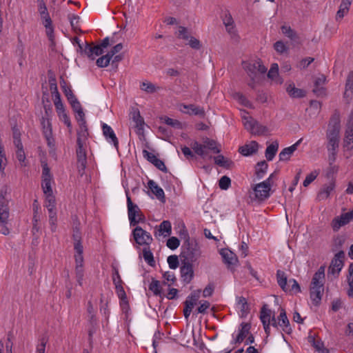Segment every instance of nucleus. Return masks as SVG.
Instances as JSON below:
<instances>
[{"instance_id": "obj_1", "label": "nucleus", "mask_w": 353, "mask_h": 353, "mask_svg": "<svg viewBox=\"0 0 353 353\" xmlns=\"http://www.w3.org/2000/svg\"><path fill=\"white\" fill-rule=\"evenodd\" d=\"M340 120L338 117H332L328 124V129L326 132L327 144L326 148L328 152V160L330 164H332L336 158L340 141Z\"/></svg>"}, {"instance_id": "obj_2", "label": "nucleus", "mask_w": 353, "mask_h": 353, "mask_svg": "<svg viewBox=\"0 0 353 353\" xmlns=\"http://www.w3.org/2000/svg\"><path fill=\"white\" fill-rule=\"evenodd\" d=\"M74 240V249L75 251V274L76 279L80 286L83 285L84 278V269H83V247L81 243V234L79 229L77 228L74 230L73 232Z\"/></svg>"}, {"instance_id": "obj_3", "label": "nucleus", "mask_w": 353, "mask_h": 353, "mask_svg": "<svg viewBox=\"0 0 353 353\" xmlns=\"http://www.w3.org/2000/svg\"><path fill=\"white\" fill-rule=\"evenodd\" d=\"M325 267L321 266L313 276L310 284V299L314 305H317L322 299L324 291Z\"/></svg>"}, {"instance_id": "obj_4", "label": "nucleus", "mask_w": 353, "mask_h": 353, "mask_svg": "<svg viewBox=\"0 0 353 353\" xmlns=\"http://www.w3.org/2000/svg\"><path fill=\"white\" fill-rule=\"evenodd\" d=\"M192 148L194 152L203 159H212V156L208 154V150H210L214 154H219L221 152L218 143L215 141L209 139H207L203 144L194 141L192 145Z\"/></svg>"}, {"instance_id": "obj_5", "label": "nucleus", "mask_w": 353, "mask_h": 353, "mask_svg": "<svg viewBox=\"0 0 353 353\" xmlns=\"http://www.w3.org/2000/svg\"><path fill=\"white\" fill-rule=\"evenodd\" d=\"M125 193L127 197L128 215L130 225L134 226L139 223L144 222L145 219V216L142 214L139 206L132 203L127 191Z\"/></svg>"}, {"instance_id": "obj_6", "label": "nucleus", "mask_w": 353, "mask_h": 353, "mask_svg": "<svg viewBox=\"0 0 353 353\" xmlns=\"http://www.w3.org/2000/svg\"><path fill=\"white\" fill-rule=\"evenodd\" d=\"M87 137L77 136V168L78 172L81 176H83L84 174L87 165V157L85 150L84 148V143Z\"/></svg>"}, {"instance_id": "obj_7", "label": "nucleus", "mask_w": 353, "mask_h": 353, "mask_svg": "<svg viewBox=\"0 0 353 353\" xmlns=\"http://www.w3.org/2000/svg\"><path fill=\"white\" fill-rule=\"evenodd\" d=\"M274 174H271L270 176L261 183L256 184L254 188L255 197L260 201H264L270 196V191L271 190V179Z\"/></svg>"}, {"instance_id": "obj_8", "label": "nucleus", "mask_w": 353, "mask_h": 353, "mask_svg": "<svg viewBox=\"0 0 353 353\" xmlns=\"http://www.w3.org/2000/svg\"><path fill=\"white\" fill-rule=\"evenodd\" d=\"M345 253L341 250L334 256L328 268L327 274L337 277L344 265Z\"/></svg>"}, {"instance_id": "obj_9", "label": "nucleus", "mask_w": 353, "mask_h": 353, "mask_svg": "<svg viewBox=\"0 0 353 353\" xmlns=\"http://www.w3.org/2000/svg\"><path fill=\"white\" fill-rule=\"evenodd\" d=\"M10 189L5 186L0 190V219L4 221L8 216V212H10L9 202H10Z\"/></svg>"}, {"instance_id": "obj_10", "label": "nucleus", "mask_w": 353, "mask_h": 353, "mask_svg": "<svg viewBox=\"0 0 353 353\" xmlns=\"http://www.w3.org/2000/svg\"><path fill=\"white\" fill-rule=\"evenodd\" d=\"M245 128L253 134H263L266 132V128L260 125L256 120L248 116L243 117Z\"/></svg>"}, {"instance_id": "obj_11", "label": "nucleus", "mask_w": 353, "mask_h": 353, "mask_svg": "<svg viewBox=\"0 0 353 353\" xmlns=\"http://www.w3.org/2000/svg\"><path fill=\"white\" fill-rule=\"evenodd\" d=\"M134 241L139 245H149L152 242L151 234L141 227L137 226L132 231Z\"/></svg>"}, {"instance_id": "obj_12", "label": "nucleus", "mask_w": 353, "mask_h": 353, "mask_svg": "<svg viewBox=\"0 0 353 353\" xmlns=\"http://www.w3.org/2000/svg\"><path fill=\"white\" fill-rule=\"evenodd\" d=\"M251 325L249 323L243 322L240 324L237 333H233L232 344L241 343L245 338L250 334Z\"/></svg>"}, {"instance_id": "obj_13", "label": "nucleus", "mask_w": 353, "mask_h": 353, "mask_svg": "<svg viewBox=\"0 0 353 353\" xmlns=\"http://www.w3.org/2000/svg\"><path fill=\"white\" fill-rule=\"evenodd\" d=\"M353 219V210L343 213L340 216L333 219L331 226L334 232H337L340 228L348 224Z\"/></svg>"}, {"instance_id": "obj_14", "label": "nucleus", "mask_w": 353, "mask_h": 353, "mask_svg": "<svg viewBox=\"0 0 353 353\" xmlns=\"http://www.w3.org/2000/svg\"><path fill=\"white\" fill-rule=\"evenodd\" d=\"M245 69L252 79H254L256 72L265 74L267 71L266 67L261 60H255L246 64Z\"/></svg>"}, {"instance_id": "obj_15", "label": "nucleus", "mask_w": 353, "mask_h": 353, "mask_svg": "<svg viewBox=\"0 0 353 353\" xmlns=\"http://www.w3.org/2000/svg\"><path fill=\"white\" fill-rule=\"evenodd\" d=\"M103 134L105 140L110 144H112L114 147L118 150L119 148V141L113 130V129L106 123L102 124Z\"/></svg>"}, {"instance_id": "obj_16", "label": "nucleus", "mask_w": 353, "mask_h": 353, "mask_svg": "<svg viewBox=\"0 0 353 353\" xmlns=\"http://www.w3.org/2000/svg\"><path fill=\"white\" fill-rule=\"evenodd\" d=\"M82 52L87 55L91 60H94L97 57L101 55L104 51L99 45L92 46L86 43L84 48L79 45Z\"/></svg>"}, {"instance_id": "obj_17", "label": "nucleus", "mask_w": 353, "mask_h": 353, "mask_svg": "<svg viewBox=\"0 0 353 353\" xmlns=\"http://www.w3.org/2000/svg\"><path fill=\"white\" fill-rule=\"evenodd\" d=\"M179 110L183 113L188 114L190 115L203 117L205 114V111L203 108L194 104H181L179 105Z\"/></svg>"}, {"instance_id": "obj_18", "label": "nucleus", "mask_w": 353, "mask_h": 353, "mask_svg": "<svg viewBox=\"0 0 353 353\" xmlns=\"http://www.w3.org/2000/svg\"><path fill=\"white\" fill-rule=\"evenodd\" d=\"M343 148L345 152L353 150V125H348L345 129Z\"/></svg>"}, {"instance_id": "obj_19", "label": "nucleus", "mask_w": 353, "mask_h": 353, "mask_svg": "<svg viewBox=\"0 0 353 353\" xmlns=\"http://www.w3.org/2000/svg\"><path fill=\"white\" fill-rule=\"evenodd\" d=\"M76 119L79 125V130L77 132V136L88 137V132L86 126L85 114L83 110L76 112Z\"/></svg>"}, {"instance_id": "obj_20", "label": "nucleus", "mask_w": 353, "mask_h": 353, "mask_svg": "<svg viewBox=\"0 0 353 353\" xmlns=\"http://www.w3.org/2000/svg\"><path fill=\"white\" fill-rule=\"evenodd\" d=\"M259 144L257 142L252 141L239 148V152L245 157L250 156L258 151Z\"/></svg>"}, {"instance_id": "obj_21", "label": "nucleus", "mask_w": 353, "mask_h": 353, "mask_svg": "<svg viewBox=\"0 0 353 353\" xmlns=\"http://www.w3.org/2000/svg\"><path fill=\"white\" fill-rule=\"evenodd\" d=\"M278 324L284 332L287 334L291 332L292 329L290 325V322L287 317L286 312L283 309H281L280 314L278 316Z\"/></svg>"}, {"instance_id": "obj_22", "label": "nucleus", "mask_w": 353, "mask_h": 353, "mask_svg": "<svg viewBox=\"0 0 353 353\" xmlns=\"http://www.w3.org/2000/svg\"><path fill=\"white\" fill-rule=\"evenodd\" d=\"M148 187L159 200L163 202L165 201L164 191L155 181L153 180H149L148 182Z\"/></svg>"}, {"instance_id": "obj_23", "label": "nucleus", "mask_w": 353, "mask_h": 353, "mask_svg": "<svg viewBox=\"0 0 353 353\" xmlns=\"http://www.w3.org/2000/svg\"><path fill=\"white\" fill-rule=\"evenodd\" d=\"M301 142V139H299V141H297L295 143H294L291 146L284 148L279 153V160L282 161L289 160L290 157L292 156V154L297 149V148Z\"/></svg>"}, {"instance_id": "obj_24", "label": "nucleus", "mask_w": 353, "mask_h": 353, "mask_svg": "<svg viewBox=\"0 0 353 353\" xmlns=\"http://www.w3.org/2000/svg\"><path fill=\"white\" fill-rule=\"evenodd\" d=\"M220 254L225 263L228 265H235L238 262L236 254L228 249H222Z\"/></svg>"}, {"instance_id": "obj_25", "label": "nucleus", "mask_w": 353, "mask_h": 353, "mask_svg": "<svg viewBox=\"0 0 353 353\" xmlns=\"http://www.w3.org/2000/svg\"><path fill=\"white\" fill-rule=\"evenodd\" d=\"M180 272L184 281L189 283L193 276L192 265L190 263H185L181 268Z\"/></svg>"}, {"instance_id": "obj_26", "label": "nucleus", "mask_w": 353, "mask_h": 353, "mask_svg": "<svg viewBox=\"0 0 353 353\" xmlns=\"http://www.w3.org/2000/svg\"><path fill=\"white\" fill-rule=\"evenodd\" d=\"M236 307L239 310L241 317L246 316L249 312V306L245 298L243 296L236 297Z\"/></svg>"}, {"instance_id": "obj_27", "label": "nucleus", "mask_w": 353, "mask_h": 353, "mask_svg": "<svg viewBox=\"0 0 353 353\" xmlns=\"http://www.w3.org/2000/svg\"><path fill=\"white\" fill-rule=\"evenodd\" d=\"M172 232V225L169 221H163L159 225L158 231L155 232V236H169Z\"/></svg>"}, {"instance_id": "obj_28", "label": "nucleus", "mask_w": 353, "mask_h": 353, "mask_svg": "<svg viewBox=\"0 0 353 353\" xmlns=\"http://www.w3.org/2000/svg\"><path fill=\"white\" fill-rule=\"evenodd\" d=\"M325 80L326 79L324 75L320 76L315 80L313 92L316 95L323 96L325 94V90L322 86L325 83Z\"/></svg>"}, {"instance_id": "obj_29", "label": "nucleus", "mask_w": 353, "mask_h": 353, "mask_svg": "<svg viewBox=\"0 0 353 353\" xmlns=\"http://www.w3.org/2000/svg\"><path fill=\"white\" fill-rule=\"evenodd\" d=\"M334 189V183L330 182L328 184H325L318 194V199L319 200H325L327 199Z\"/></svg>"}, {"instance_id": "obj_30", "label": "nucleus", "mask_w": 353, "mask_h": 353, "mask_svg": "<svg viewBox=\"0 0 353 353\" xmlns=\"http://www.w3.org/2000/svg\"><path fill=\"white\" fill-rule=\"evenodd\" d=\"M352 0H343L336 15V19H341L348 12Z\"/></svg>"}, {"instance_id": "obj_31", "label": "nucleus", "mask_w": 353, "mask_h": 353, "mask_svg": "<svg viewBox=\"0 0 353 353\" xmlns=\"http://www.w3.org/2000/svg\"><path fill=\"white\" fill-rule=\"evenodd\" d=\"M276 279L279 285L284 292H288V280L285 275V273L282 270H277L276 272Z\"/></svg>"}, {"instance_id": "obj_32", "label": "nucleus", "mask_w": 353, "mask_h": 353, "mask_svg": "<svg viewBox=\"0 0 353 353\" xmlns=\"http://www.w3.org/2000/svg\"><path fill=\"white\" fill-rule=\"evenodd\" d=\"M17 148L16 150V157L17 159L19 161L21 167H26L28 165V162L26 161V154L23 150V146L22 145H19V143H17V145H14Z\"/></svg>"}, {"instance_id": "obj_33", "label": "nucleus", "mask_w": 353, "mask_h": 353, "mask_svg": "<svg viewBox=\"0 0 353 353\" xmlns=\"http://www.w3.org/2000/svg\"><path fill=\"white\" fill-rule=\"evenodd\" d=\"M268 77L276 83L281 84L283 83V80L279 77V65L277 63L272 64Z\"/></svg>"}, {"instance_id": "obj_34", "label": "nucleus", "mask_w": 353, "mask_h": 353, "mask_svg": "<svg viewBox=\"0 0 353 353\" xmlns=\"http://www.w3.org/2000/svg\"><path fill=\"white\" fill-rule=\"evenodd\" d=\"M286 91L293 98H302L305 96V92L303 90L296 88L293 83L288 85Z\"/></svg>"}, {"instance_id": "obj_35", "label": "nucleus", "mask_w": 353, "mask_h": 353, "mask_svg": "<svg viewBox=\"0 0 353 353\" xmlns=\"http://www.w3.org/2000/svg\"><path fill=\"white\" fill-rule=\"evenodd\" d=\"M185 255V258L191 261H196L200 256V251L196 246H189L186 251L183 252Z\"/></svg>"}, {"instance_id": "obj_36", "label": "nucleus", "mask_w": 353, "mask_h": 353, "mask_svg": "<svg viewBox=\"0 0 353 353\" xmlns=\"http://www.w3.org/2000/svg\"><path fill=\"white\" fill-rule=\"evenodd\" d=\"M201 290H195L192 292L186 299L185 301V305L187 307H190V308L193 309L194 306L197 303L199 299L200 298Z\"/></svg>"}, {"instance_id": "obj_37", "label": "nucleus", "mask_w": 353, "mask_h": 353, "mask_svg": "<svg viewBox=\"0 0 353 353\" xmlns=\"http://www.w3.org/2000/svg\"><path fill=\"white\" fill-rule=\"evenodd\" d=\"M131 118L134 123V127L138 130H143L144 121L140 115V112L137 109L133 110L131 113Z\"/></svg>"}, {"instance_id": "obj_38", "label": "nucleus", "mask_w": 353, "mask_h": 353, "mask_svg": "<svg viewBox=\"0 0 353 353\" xmlns=\"http://www.w3.org/2000/svg\"><path fill=\"white\" fill-rule=\"evenodd\" d=\"M279 148L277 141L272 142L265 150V157L268 161H272L275 157Z\"/></svg>"}, {"instance_id": "obj_39", "label": "nucleus", "mask_w": 353, "mask_h": 353, "mask_svg": "<svg viewBox=\"0 0 353 353\" xmlns=\"http://www.w3.org/2000/svg\"><path fill=\"white\" fill-rule=\"evenodd\" d=\"M39 6L38 11L40 14L42 22L51 20V18L48 12L47 7L43 0H38Z\"/></svg>"}, {"instance_id": "obj_40", "label": "nucleus", "mask_w": 353, "mask_h": 353, "mask_svg": "<svg viewBox=\"0 0 353 353\" xmlns=\"http://www.w3.org/2000/svg\"><path fill=\"white\" fill-rule=\"evenodd\" d=\"M273 316L272 311L268 309L265 305H263L260 314V319L262 323H270Z\"/></svg>"}, {"instance_id": "obj_41", "label": "nucleus", "mask_w": 353, "mask_h": 353, "mask_svg": "<svg viewBox=\"0 0 353 353\" xmlns=\"http://www.w3.org/2000/svg\"><path fill=\"white\" fill-rule=\"evenodd\" d=\"M43 25L46 28V32L48 38L51 41V43L53 45L54 43V27L52 26V20L43 21Z\"/></svg>"}, {"instance_id": "obj_42", "label": "nucleus", "mask_w": 353, "mask_h": 353, "mask_svg": "<svg viewBox=\"0 0 353 353\" xmlns=\"http://www.w3.org/2000/svg\"><path fill=\"white\" fill-rule=\"evenodd\" d=\"M268 165L265 161L259 162L256 167V177L260 179H262L267 172Z\"/></svg>"}, {"instance_id": "obj_43", "label": "nucleus", "mask_w": 353, "mask_h": 353, "mask_svg": "<svg viewBox=\"0 0 353 353\" xmlns=\"http://www.w3.org/2000/svg\"><path fill=\"white\" fill-rule=\"evenodd\" d=\"M288 288L289 289L288 293L297 294L301 292L299 284L294 279L288 280Z\"/></svg>"}, {"instance_id": "obj_44", "label": "nucleus", "mask_w": 353, "mask_h": 353, "mask_svg": "<svg viewBox=\"0 0 353 353\" xmlns=\"http://www.w3.org/2000/svg\"><path fill=\"white\" fill-rule=\"evenodd\" d=\"M140 88L147 93H154L159 89L154 84L148 81L142 82L140 85Z\"/></svg>"}, {"instance_id": "obj_45", "label": "nucleus", "mask_w": 353, "mask_h": 353, "mask_svg": "<svg viewBox=\"0 0 353 353\" xmlns=\"http://www.w3.org/2000/svg\"><path fill=\"white\" fill-rule=\"evenodd\" d=\"M8 164V159L6 158L4 147L0 148V172L1 174L5 173V169Z\"/></svg>"}, {"instance_id": "obj_46", "label": "nucleus", "mask_w": 353, "mask_h": 353, "mask_svg": "<svg viewBox=\"0 0 353 353\" xmlns=\"http://www.w3.org/2000/svg\"><path fill=\"white\" fill-rule=\"evenodd\" d=\"M149 290L153 292L156 296L161 295V287L160 282L157 280L152 279L149 285Z\"/></svg>"}, {"instance_id": "obj_47", "label": "nucleus", "mask_w": 353, "mask_h": 353, "mask_svg": "<svg viewBox=\"0 0 353 353\" xmlns=\"http://www.w3.org/2000/svg\"><path fill=\"white\" fill-rule=\"evenodd\" d=\"M281 32L285 36H286L287 37L290 38L292 40H294L296 38V32L293 29H292L291 27L289 26H282Z\"/></svg>"}, {"instance_id": "obj_48", "label": "nucleus", "mask_w": 353, "mask_h": 353, "mask_svg": "<svg viewBox=\"0 0 353 353\" xmlns=\"http://www.w3.org/2000/svg\"><path fill=\"white\" fill-rule=\"evenodd\" d=\"M52 179H42L41 187L43 193L46 195L53 194L51 185Z\"/></svg>"}, {"instance_id": "obj_49", "label": "nucleus", "mask_w": 353, "mask_h": 353, "mask_svg": "<svg viewBox=\"0 0 353 353\" xmlns=\"http://www.w3.org/2000/svg\"><path fill=\"white\" fill-rule=\"evenodd\" d=\"M111 59L112 58L108 54H106L105 55H103L97 59L96 64L99 68H105L110 64Z\"/></svg>"}, {"instance_id": "obj_50", "label": "nucleus", "mask_w": 353, "mask_h": 353, "mask_svg": "<svg viewBox=\"0 0 353 353\" xmlns=\"http://www.w3.org/2000/svg\"><path fill=\"white\" fill-rule=\"evenodd\" d=\"M57 115L59 117V120L64 123V124L68 128L70 132H72V123H71L70 117H68V115L67 114L65 111L61 112L58 113Z\"/></svg>"}, {"instance_id": "obj_51", "label": "nucleus", "mask_w": 353, "mask_h": 353, "mask_svg": "<svg viewBox=\"0 0 353 353\" xmlns=\"http://www.w3.org/2000/svg\"><path fill=\"white\" fill-rule=\"evenodd\" d=\"M163 120H164V123L168 125H170L176 129L182 128V124L178 120L173 119L168 117H165L163 118Z\"/></svg>"}, {"instance_id": "obj_52", "label": "nucleus", "mask_w": 353, "mask_h": 353, "mask_svg": "<svg viewBox=\"0 0 353 353\" xmlns=\"http://www.w3.org/2000/svg\"><path fill=\"white\" fill-rule=\"evenodd\" d=\"M231 185V180L227 176H223L219 181V188L221 190H228Z\"/></svg>"}, {"instance_id": "obj_53", "label": "nucleus", "mask_w": 353, "mask_h": 353, "mask_svg": "<svg viewBox=\"0 0 353 353\" xmlns=\"http://www.w3.org/2000/svg\"><path fill=\"white\" fill-rule=\"evenodd\" d=\"M319 175V172L317 170H314L307 174L303 183L304 187H307L312 181H314L317 176Z\"/></svg>"}, {"instance_id": "obj_54", "label": "nucleus", "mask_w": 353, "mask_h": 353, "mask_svg": "<svg viewBox=\"0 0 353 353\" xmlns=\"http://www.w3.org/2000/svg\"><path fill=\"white\" fill-rule=\"evenodd\" d=\"M12 137H13V143L14 145H17V143H19V145H22V142L21 140V132L20 130L17 127L14 126L12 128Z\"/></svg>"}, {"instance_id": "obj_55", "label": "nucleus", "mask_w": 353, "mask_h": 353, "mask_svg": "<svg viewBox=\"0 0 353 353\" xmlns=\"http://www.w3.org/2000/svg\"><path fill=\"white\" fill-rule=\"evenodd\" d=\"M180 245V241L178 238L172 236L168 239L166 245L170 250H176Z\"/></svg>"}, {"instance_id": "obj_56", "label": "nucleus", "mask_w": 353, "mask_h": 353, "mask_svg": "<svg viewBox=\"0 0 353 353\" xmlns=\"http://www.w3.org/2000/svg\"><path fill=\"white\" fill-rule=\"evenodd\" d=\"M177 37L179 39L188 41L192 36L190 35V33L186 28L180 26L177 32Z\"/></svg>"}, {"instance_id": "obj_57", "label": "nucleus", "mask_w": 353, "mask_h": 353, "mask_svg": "<svg viewBox=\"0 0 353 353\" xmlns=\"http://www.w3.org/2000/svg\"><path fill=\"white\" fill-rule=\"evenodd\" d=\"M169 268L172 270H175L179 266V259L176 255H170L167 259Z\"/></svg>"}, {"instance_id": "obj_58", "label": "nucleus", "mask_w": 353, "mask_h": 353, "mask_svg": "<svg viewBox=\"0 0 353 353\" xmlns=\"http://www.w3.org/2000/svg\"><path fill=\"white\" fill-rule=\"evenodd\" d=\"M143 256L144 260L150 265H152L154 263V260L153 257L152 252L146 248H144L143 250Z\"/></svg>"}, {"instance_id": "obj_59", "label": "nucleus", "mask_w": 353, "mask_h": 353, "mask_svg": "<svg viewBox=\"0 0 353 353\" xmlns=\"http://www.w3.org/2000/svg\"><path fill=\"white\" fill-rule=\"evenodd\" d=\"M223 23L225 24L227 30L229 32H232V30L234 29V21L230 14L225 16L223 19Z\"/></svg>"}, {"instance_id": "obj_60", "label": "nucleus", "mask_w": 353, "mask_h": 353, "mask_svg": "<svg viewBox=\"0 0 353 353\" xmlns=\"http://www.w3.org/2000/svg\"><path fill=\"white\" fill-rule=\"evenodd\" d=\"M115 290L119 299L121 301L127 300V296L123 287V284L115 285Z\"/></svg>"}, {"instance_id": "obj_61", "label": "nucleus", "mask_w": 353, "mask_h": 353, "mask_svg": "<svg viewBox=\"0 0 353 353\" xmlns=\"http://www.w3.org/2000/svg\"><path fill=\"white\" fill-rule=\"evenodd\" d=\"M9 216L10 212H8V216L6 217V219H5L4 221L0 219V233L4 235H8L10 233V230L7 227Z\"/></svg>"}, {"instance_id": "obj_62", "label": "nucleus", "mask_w": 353, "mask_h": 353, "mask_svg": "<svg viewBox=\"0 0 353 353\" xmlns=\"http://www.w3.org/2000/svg\"><path fill=\"white\" fill-rule=\"evenodd\" d=\"M274 48L277 52L280 54L286 52L288 50V47L282 41H276L274 45Z\"/></svg>"}, {"instance_id": "obj_63", "label": "nucleus", "mask_w": 353, "mask_h": 353, "mask_svg": "<svg viewBox=\"0 0 353 353\" xmlns=\"http://www.w3.org/2000/svg\"><path fill=\"white\" fill-rule=\"evenodd\" d=\"M46 207L47 209L55 208V198L53 194L46 195Z\"/></svg>"}, {"instance_id": "obj_64", "label": "nucleus", "mask_w": 353, "mask_h": 353, "mask_svg": "<svg viewBox=\"0 0 353 353\" xmlns=\"http://www.w3.org/2000/svg\"><path fill=\"white\" fill-rule=\"evenodd\" d=\"M63 83H65L64 81H63ZM61 87L63 89V92L65 94V97H67L68 101L76 98V97L74 95V94L70 87L67 86L65 84H64L63 85H61Z\"/></svg>"}]
</instances>
